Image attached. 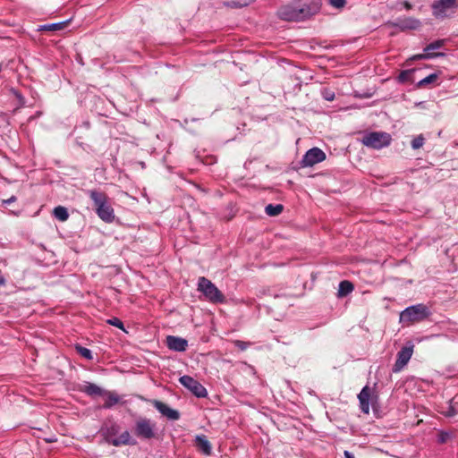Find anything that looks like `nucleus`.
I'll return each instance as SVG.
<instances>
[{
    "instance_id": "nucleus-4",
    "label": "nucleus",
    "mask_w": 458,
    "mask_h": 458,
    "mask_svg": "<svg viewBox=\"0 0 458 458\" xmlns=\"http://www.w3.org/2000/svg\"><path fill=\"white\" fill-rule=\"evenodd\" d=\"M431 315V312L428 306L420 303L407 307L400 314V322L405 324H413L420 322L428 318Z\"/></svg>"
},
{
    "instance_id": "nucleus-28",
    "label": "nucleus",
    "mask_w": 458,
    "mask_h": 458,
    "mask_svg": "<svg viewBox=\"0 0 458 458\" xmlns=\"http://www.w3.org/2000/svg\"><path fill=\"white\" fill-rule=\"evenodd\" d=\"M359 400L369 401L370 400V389L368 386H365L360 394H358Z\"/></svg>"
},
{
    "instance_id": "nucleus-42",
    "label": "nucleus",
    "mask_w": 458,
    "mask_h": 458,
    "mask_svg": "<svg viewBox=\"0 0 458 458\" xmlns=\"http://www.w3.org/2000/svg\"><path fill=\"white\" fill-rule=\"evenodd\" d=\"M457 5H458V0H457Z\"/></svg>"
},
{
    "instance_id": "nucleus-11",
    "label": "nucleus",
    "mask_w": 458,
    "mask_h": 458,
    "mask_svg": "<svg viewBox=\"0 0 458 458\" xmlns=\"http://www.w3.org/2000/svg\"><path fill=\"white\" fill-rule=\"evenodd\" d=\"M413 352L412 346L403 347L397 353V358L394 365V372L400 371L411 360Z\"/></svg>"
},
{
    "instance_id": "nucleus-5",
    "label": "nucleus",
    "mask_w": 458,
    "mask_h": 458,
    "mask_svg": "<svg viewBox=\"0 0 458 458\" xmlns=\"http://www.w3.org/2000/svg\"><path fill=\"white\" fill-rule=\"evenodd\" d=\"M134 434L142 440H150L157 436V423L148 418H140L134 425Z\"/></svg>"
},
{
    "instance_id": "nucleus-6",
    "label": "nucleus",
    "mask_w": 458,
    "mask_h": 458,
    "mask_svg": "<svg viewBox=\"0 0 458 458\" xmlns=\"http://www.w3.org/2000/svg\"><path fill=\"white\" fill-rule=\"evenodd\" d=\"M391 136L384 131H372L365 134L361 140L363 145L375 149L387 147L391 143Z\"/></svg>"
},
{
    "instance_id": "nucleus-41",
    "label": "nucleus",
    "mask_w": 458,
    "mask_h": 458,
    "mask_svg": "<svg viewBox=\"0 0 458 458\" xmlns=\"http://www.w3.org/2000/svg\"><path fill=\"white\" fill-rule=\"evenodd\" d=\"M4 284V279L3 277H0V285Z\"/></svg>"
},
{
    "instance_id": "nucleus-36",
    "label": "nucleus",
    "mask_w": 458,
    "mask_h": 458,
    "mask_svg": "<svg viewBox=\"0 0 458 458\" xmlns=\"http://www.w3.org/2000/svg\"><path fill=\"white\" fill-rule=\"evenodd\" d=\"M450 437V434L447 432H441L438 436V442L443 444L445 443Z\"/></svg>"
},
{
    "instance_id": "nucleus-26",
    "label": "nucleus",
    "mask_w": 458,
    "mask_h": 458,
    "mask_svg": "<svg viewBox=\"0 0 458 458\" xmlns=\"http://www.w3.org/2000/svg\"><path fill=\"white\" fill-rule=\"evenodd\" d=\"M444 40H436L430 44H428L425 48L424 52L427 53H435L434 51L439 49L443 47Z\"/></svg>"
},
{
    "instance_id": "nucleus-39",
    "label": "nucleus",
    "mask_w": 458,
    "mask_h": 458,
    "mask_svg": "<svg viewBox=\"0 0 458 458\" xmlns=\"http://www.w3.org/2000/svg\"><path fill=\"white\" fill-rule=\"evenodd\" d=\"M401 4L406 9L410 10L411 9V4L408 1H403Z\"/></svg>"
},
{
    "instance_id": "nucleus-14",
    "label": "nucleus",
    "mask_w": 458,
    "mask_h": 458,
    "mask_svg": "<svg viewBox=\"0 0 458 458\" xmlns=\"http://www.w3.org/2000/svg\"><path fill=\"white\" fill-rule=\"evenodd\" d=\"M119 432V426L115 423L108 427L102 428L100 433L104 437L105 441L110 445H112V441L115 440L116 437H114Z\"/></svg>"
},
{
    "instance_id": "nucleus-35",
    "label": "nucleus",
    "mask_w": 458,
    "mask_h": 458,
    "mask_svg": "<svg viewBox=\"0 0 458 458\" xmlns=\"http://www.w3.org/2000/svg\"><path fill=\"white\" fill-rule=\"evenodd\" d=\"M329 3L331 5L336 8L344 7L346 4L345 0H329Z\"/></svg>"
},
{
    "instance_id": "nucleus-40",
    "label": "nucleus",
    "mask_w": 458,
    "mask_h": 458,
    "mask_svg": "<svg viewBox=\"0 0 458 458\" xmlns=\"http://www.w3.org/2000/svg\"><path fill=\"white\" fill-rule=\"evenodd\" d=\"M344 454L345 458H355L353 454L349 451H344Z\"/></svg>"
},
{
    "instance_id": "nucleus-25",
    "label": "nucleus",
    "mask_w": 458,
    "mask_h": 458,
    "mask_svg": "<svg viewBox=\"0 0 458 458\" xmlns=\"http://www.w3.org/2000/svg\"><path fill=\"white\" fill-rule=\"evenodd\" d=\"M76 352L88 360H93L92 352L89 349L83 347L80 344L75 345Z\"/></svg>"
},
{
    "instance_id": "nucleus-30",
    "label": "nucleus",
    "mask_w": 458,
    "mask_h": 458,
    "mask_svg": "<svg viewBox=\"0 0 458 458\" xmlns=\"http://www.w3.org/2000/svg\"><path fill=\"white\" fill-rule=\"evenodd\" d=\"M224 4L225 6L232 7V8H239V7L247 6L249 4V2L240 3L238 1H230V2H225Z\"/></svg>"
},
{
    "instance_id": "nucleus-29",
    "label": "nucleus",
    "mask_w": 458,
    "mask_h": 458,
    "mask_svg": "<svg viewBox=\"0 0 458 458\" xmlns=\"http://www.w3.org/2000/svg\"><path fill=\"white\" fill-rule=\"evenodd\" d=\"M106 323L111 326L116 327L122 329L123 331H125L123 323L118 318H115V317L111 318L106 320Z\"/></svg>"
},
{
    "instance_id": "nucleus-27",
    "label": "nucleus",
    "mask_w": 458,
    "mask_h": 458,
    "mask_svg": "<svg viewBox=\"0 0 458 458\" xmlns=\"http://www.w3.org/2000/svg\"><path fill=\"white\" fill-rule=\"evenodd\" d=\"M424 137L422 135H419L411 140V145L413 149H419L424 145Z\"/></svg>"
},
{
    "instance_id": "nucleus-17",
    "label": "nucleus",
    "mask_w": 458,
    "mask_h": 458,
    "mask_svg": "<svg viewBox=\"0 0 458 458\" xmlns=\"http://www.w3.org/2000/svg\"><path fill=\"white\" fill-rule=\"evenodd\" d=\"M82 391L89 396L103 395L105 393V390L93 383H86Z\"/></svg>"
},
{
    "instance_id": "nucleus-1",
    "label": "nucleus",
    "mask_w": 458,
    "mask_h": 458,
    "mask_svg": "<svg viewBox=\"0 0 458 458\" xmlns=\"http://www.w3.org/2000/svg\"><path fill=\"white\" fill-rule=\"evenodd\" d=\"M320 9L318 0H295L283 5L277 11V16L286 21H300L310 18Z\"/></svg>"
},
{
    "instance_id": "nucleus-8",
    "label": "nucleus",
    "mask_w": 458,
    "mask_h": 458,
    "mask_svg": "<svg viewBox=\"0 0 458 458\" xmlns=\"http://www.w3.org/2000/svg\"><path fill=\"white\" fill-rule=\"evenodd\" d=\"M179 382L198 398L208 396L207 389L192 377L188 375L182 376L179 378Z\"/></svg>"
},
{
    "instance_id": "nucleus-34",
    "label": "nucleus",
    "mask_w": 458,
    "mask_h": 458,
    "mask_svg": "<svg viewBox=\"0 0 458 458\" xmlns=\"http://www.w3.org/2000/svg\"><path fill=\"white\" fill-rule=\"evenodd\" d=\"M234 345L237 348H239L240 350L244 351L250 345V343L241 341V340H236V341H234Z\"/></svg>"
},
{
    "instance_id": "nucleus-2",
    "label": "nucleus",
    "mask_w": 458,
    "mask_h": 458,
    "mask_svg": "<svg viewBox=\"0 0 458 458\" xmlns=\"http://www.w3.org/2000/svg\"><path fill=\"white\" fill-rule=\"evenodd\" d=\"M88 194L94 203L95 210L98 217L106 223L114 222L115 218L114 210L106 194L96 190L89 191Z\"/></svg>"
},
{
    "instance_id": "nucleus-3",
    "label": "nucleus",
    "mask_w": 458,
    "mask_h": 458,
    "mask_svg": "<svg viewBox=\"0 0 458 458\" xmlns=\"http://www.w3.org/2000/svg\"><path fill=\"white\" fill-rule=\"evenodd\" d=\"M197 290L201 293L205 299L210 303L222 304L225 302L224 293L205 276L199 277Z\"/></svg>"
},
{
    "instance_id": "nucleus-9",
    "label": "nucleus",
    "mask_w": 458,
    "mask_h": 458,
    "mask_svg": "<svg viewBox=\"0 0 458 458\" xmlns=\"http://www.w3.org/2000/svg\"><path fill=\"white\" fill-rule=\"evenodd\" d=\"M326 159V154L318 148H312L309 149L301 160L302 167H310L320 163Z\"/></svg>"
},
{
    "instance_id": "nucleus-22",
    "label": "nucleus",
    "mask_w": 458,
    "mask_h": 458,
    "mask_svg": "<svg viewBox=\"0 0 458 458\" xmlns=\"http://www.w3.org/2000/svg\"><path fill=\"white\" fill-rule=\"evenodd\" d=\"M283 209H284V207L281 204H276V205L268 204L265 208L266 214L270 216H278L279 214L282 213Z\"/></svg>"
},
{
    "instance_id": "nucleus-15",
    "label": "nucleus",
    "mask_w": 458,
    "mask_h": 458,
    "mask_svg": "<svg viewBox=\"0 0 458 458\" xmlns=\"http://www.w3.org/2000/svg\"><path fill=\"white\" fill-rule=\"evenodd\" d=\"M137 442L134 438L131 437L130 432L128 430H125L118 437L115 438V440L112 441V445L114 446H120V445H134Z\"/></svg>"
},
{
    "instance_id": "nucleus-10",
    "label": "nucleus",
    "mask_w": 458,
    "mask_h": 458,
    "mask_svg": "<svg viewBox=\"0 0 458 458\" xmlns=\"http://www.w3.org/2000/svg\"><path fill=\"white\" fill-rule=\"evenodd\" d=\"M392 27L398 28L401 30H418L421 22L420 20L411 17L398 18L395 21L388 22Z\"/></svg>"
},
{
    "instance_id": "nucleus-18",
    "label": "nucleus",
    "mask_w": 458,
    "mask_h": 458,
    "mask_svg": "<svg viewBox=\"0 0 458 458\" xmlns=\"http://www.w3.org/2000/svg\"><path fill=\"white\" fill-rule=\"evenodd\" d=\"M103 395H106V397L103 405L104 409H110L120 402L119 395L114 392L105 391Z\"/></svg>"
},
{
    "instance_id": "nucleus-19",
    "label": "nucleus",
    "mask_w": 458,
    "mask_h": 458,
    "mask_svg": "<svg viewBox=\"0 0 458 458\" xmlns=\"http://www.w3.org/2000/svg\"><path fill=\"white\" fill-rule=\"evenodd\" d=\"M67 23H68V21L55 22V23H50V24H44L38 28V30H47V31L60 30L64 29L65 26L67 25Z\"/></svg>"
},
{
    "instance_id": "nucleus-21",
    "label": "nucleus",
    "mask_w": 458,
    "mask_h": 458,
    "mask_svg": "<svg viewBox=\"0 0 458 458\" xmlns=\"http://www.w3.org/2000/svg\"><path fill=\"white\" fill-rule=\"evenodd\" d=\"M353 284L349 281H342L339 284L338 294L340 296H346L353 291Z\"/></svg>"
},
{
    "instance_id": "nucleus-13",
    "label": "nucleus",
    "mask_w": 458,
    "mask_h": 458,
    "mask_svg": "<svg viewBox=\"0 0 458 458\" xmlns=\"http://www.w3.org/2000/svg\"><path fill=\"white\" fill-rule=\"evenodd\" d=\"M166 344L172 351L184 352L188 346V342L183 338L169 335L166 337Z\"/></svg>"
},
{
    "instance_id": "nucleus-37",
    "label": "nucleus",
    "mask_w": 458,
    "mask_h": 458,
    "mask_svg": "<svg viewBox=\"0 0 458 458\" xmlns=\"http://www.w3.org/2000/svg\"><path fill=\"white\" fill-rule=\"evenodd\" d=\"M450 403H452V401L450 402ZM456 414V411L454 410V408L452 406V404H450V407H449V410L448 411L445 413V416L447 417H453Z\"/></svg>"
},
{
    "instance_id": "nucleus-32",
    "label": "nucleus",
    "mask_w": 458,
    "mask_h": 458,
    "mask_svg": "<svg viewBox=\"0 0 458 458\" xmlns=\"http://www.w3.org/2000/svg\"><path fill=\"white\" fill-rule=\"evenodd\" d=\"M322 96L327 101H333L335 99V93L329 89H323Z\"/></svg>"
},
{
    "instance_id": "nucleus-20",
    "label": "nucleus",
    "mask_w": 458,
    "mask_h": 458,
    "mask_svg": "<svg viewBox=\"0 0 458 458\" xmlns=\"http://www.w3.org/2000/svg\"><path fill=\"white\" fill-rule=\"evenodd\" d=\"M53 214H54V216L57 220L62 221V222L66 221L69 217V213L67 211V208L63 206H58V207L55 208Z\"/></svg>"
},
{
    "instance_id": "nucleus-33",
    "label": "nucleus",
    "mask_w": 458,
    "mask_h": 458,
    "mask_svg": "<svg viewBox=\"0 0 458 458\" xmlns=\"http://www.w3.org/2000/svg\"><path fill=\"white\" fill-rule=\"evenodd\" d=\"M414 70H406V71L401 72L398 76V81L400 82H405L408 80L410 73L412 72Z\"/></svg>"
},
{
    "instance_id": "nucleus-12",
    "label": "nucleus",
    "mask_w": 458,
    "mask_h": 458,
    "mask_svg": "<svg viewBox=\"0 0 458 458\" xmlns=\"http://www.w3.org/2000/svg\"><path fill=\"white\" fill-rule=\"evenodd\" d=\"M154 407L165 417L171 420H177L180 418V413L176 410L170 408L161 401H153Z\"/></svg>"
},
{
    "instance_id": "nucleus-16",
    "label": "nucleus",
    "mask_w": 458,
    "mask_h": 458,
    "mask_svg": "<svg viewBox=\"0 0 458 458\" xmlns=\"http://www.w3.org/2000/svg\"><path fill=\"white\" fill-rule=\"evenodd\" d=\"M195 443L198 448L206 455H209L212 451L211 445L204 435H198L195 437Z\"/></svg>"
},
{
    "instance_id": "nucleus-31",
    "label": "nucleus",
    "mask_w": 458,
    "mask_h": 458,
    "mask_svg": "<svg viewBox=\"0 0 458 458\" xmlns=\"http://www.w3.org/2000/svg\"><path fill=\"white\" fill-rule=\"evenodd\" d=\"M360 402V408L361 411L365 414L369 413V401H364V400H359Z\"/></svg>"
},
{
    "instance_id": "nucleus-23",
    "label": "nucleus",
    "mask_w": 458,
    "mask_h": 458,
    "mask_svg": "<svg viewBox=\"0 0 458 458\" xmlns=\"http://www.w3.org/2000/svg\"><path fill=\"white\" fill-rule=\"evenodd\" d=\"M439 77V73L434 72L429 74L428 76L425 77L424 79L420 80L418 82V87L422 88L428 84L435 83Z\"/></svg>"
},
{
    "instance_id": "nucleus-38",
    "label": "nucleus",
    "mask_w": 458,
    "mask_h": 458,
    "mask_svg": "<svg viewBox=\"0 0 458 458\" xmlns=\"http://www.w3.org/2000/svg\"><path fill=\"white\" fill-rule=\"evenodd\" d=\"M16 201V197L15 196H12L11 198L7 199H4L2 201L3 205H9L13 202Z\"/></svg>"
},
{
    "instance_id": "nucleus-7",
    "label": "nucleus",
    "mask_w": 458,
    "mask_h": 458,
    "mask_svg": "<svg viewBox=\"0 0 458 458\" xmlns=\"http://www.w3.org/2000/svg\"><path fill=\"white\" fill-rule=\"evenodd\" d=\"M457 7V0H436L431 4L432 14L437 19L450 17Z\"/></svg>"
},
{
    "instance_id": "nucleus-24",
    "label": "nucleus",
    "mask_w": 458,
    "mask_h": 458,
    "mask_svg": "<svg viewBox=\"0 0 458 458\" xmlns=\"http://www.w3.org/2000/svg\"><path fill=\"white\" fill-rule=\"evenodd\" d=\"M444 53H427L414 55L411 57V60L432 59L438 56H444Z\"/></svg>"
}]
</instances>
